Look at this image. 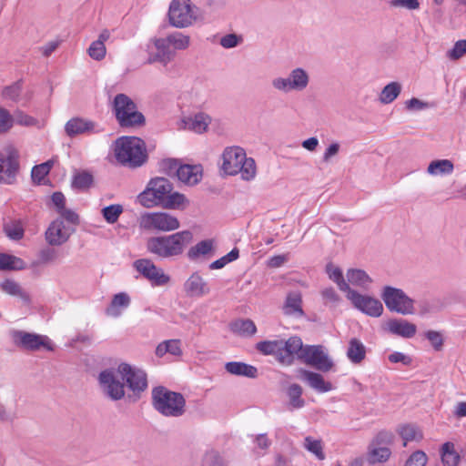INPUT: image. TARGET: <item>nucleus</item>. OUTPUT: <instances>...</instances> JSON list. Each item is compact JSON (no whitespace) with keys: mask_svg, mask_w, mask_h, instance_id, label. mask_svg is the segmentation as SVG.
<instances>
[{"mask_svg":"<svg viewBox=\"0 0 466 466\" xmlns=\"http://www.w3.org/2000/svg\"><path fill=\"white\" fill-rule=\"evenodd\" d=\"M98 380L104 393L112 400H120L125 397L126 386L136 397H139L147 388L146 372L127 363L119 364L116 370H103Z\"/></svg>","mask_w":466,"mask_h":466,"instance_id":"obj_1","label":"nucleus"},{"mask_svg":"<svg viewBox=\"0 0 466 466\" xmlns=\"http://www.w3.org/2000/svg\"><path fill=\"white\" fill-rule=\"evenodd\" d=\"M138 202L145 208L161 206L165 208H179L186 201L183 194L173 191L171 182L162 177L150 179L146 189L137 196Z\"/></svg>","mask_w":466,"mask_h":466,"instance_id":"obj_2","label":"nucleus"},{"mask_svg":"<svg viewBox=\"0 0 466 466\" xmlns=\"http://www.w3.org/2000/svg\"><path fill=\"white\" fill-rule=\"evenodd\" d=\"M192 239L193 234L189 230L167 236L152 237L147 241V249L161 258L177 257L184 252Z\"/></svg>","mask_w":466,"mask_h":466,"instance_id":"obj_3","label":"nucleus"},{"mask_svg":"<svg viewBox=\"0 0 466 466\" xmlns=\"http://www.w3.org/2000/svg\"><path fill=\"white\" fill-rule=\"evenodd\" d=\"M116 160L123 166L138 167L146 163L147 153L145 142L137 137H121L115 142Z\"/></svg>","mask_w":466,"mask_h":466,"instance_id":"obj_4","label":"nucleus"},{"mask_svg":"<svg viewBox=\"0 0 466 466\" xmlns=\"http://www.w3.org/2000/svg\"><path fill=\"white\" fill-rule=\"evenodd\" d=\"M222 169L225 174L234 176L238 173L241 178L247 181L252 180L257 174L255 160L247 157L246 152L239 147H228L222 154Z\"/></svg>","mask_w":466,"mask_h":466,"instance_id":"obj_5","label":"nucleus"},{"mask_svg":"<svg viewBox=\"0 0 466 466\" xmlns=\"http://www.w3.org/2000/svg\"><path fill=\"white\" fill-rule=\"evenodd\" d=\"M112 111L122 128H137L145 125L144 115L136 103L126 94H117L112 102Z\"/></svg>","mask_w":466,"mask_h":466,"instance_id":"obj_6","label":"nucleus"},{"mask_svg":"<svg viewBox=\"0 0 466 466\" xmlns=\"http://www.w3.org/2000/svg\"><path fill=\"white\" fill-rule=\"evenodd\" d=\"M152 404L166 417H179L185 413L186 400L181 393L158 386L152 390Z\"/></svg>","mask_w":466,"mask_h":466,"instance_id":"obj_7","label":"nucleus"},{"mask_svg":"<svg viewBox=\"0 0 466 466\" xmlns=\"http://www.w3.org/2000/svg\"><path fill=\"white\" fill-rule=\"evenodd\" d=\"M169 24L177 28H186L202 19L200 9L191 0H172L168 8Z\"/></svg>","mask_w":466,"mask_h":466,"instance_id":"obj_8","label":"nucleus"},{"mask_svg":"<svg viewBox=\"0 0 466 466\" xmlns=\"http://www.w3.org/2000/svg\"><path fill=\"white\" fill-rule=\"evenodd\" d=\"M189 44L190 37L181 32H174L166 37L157 38L154 41L157 48L154 60L166 66L174 59L176 50H185L189 46Z\"/></svg>","mask_w":466,"mask_h":466,"instance_id":"obj_9","label":"nucleus"},{"mask_svg":"<svg viewBox=\"0 0 466 466\" xmlns=\"http://www.w3.org/2000/svg\"><path fill=\"white\" fill-rule=\"evenodd\" d=\"M381 299L390 311L401 315H411L415 312L414 300L400 289L385 286Z\"/></svg>","mask_w":466,"mask_h":466,"instance_id":"obj_10","label":"nucleus"},{"mask_svg":"<svg viewBox=\"0 0 466 466\" xmlns=\"http://www.w3.org/2000/svg\"><path fill=\"white\" fill-rule=\"evenodd\" d=\"M309 83V76L301 67L292 69L287 76H277L271 80L272 87L284 94L292 91L301 92L307 88Z\"/></svg>","mask_w":466,"mask_h":466,"instance_id":"obj_11","label":"nucleus"},{"mask_svg":"<svg viewBox=\"0 0 466 466\" xmlns=\"http://www.w3.org/2000/svg\"><path fill=\"white\" fill-rule=\"evenodd\" d=\"M139 226L147 231H173L179 228L177 217L167 212H147L140 216Z\"/></svg>","mask_w":466,"mask_h":466,"instance_id":"obj_12","label":"nucleus"},{"mask_svg":"<svg viewBox=\"0 0 466 466\" xmlns=\"http://www.w3.org/2000/svg\"><path fill=\"white\" fill-rule=\"evenodd\" d=\"M19 170V154L12 146L0 151V183L12 185Z\"/></svg>","mask_w":466,"mask_h":466,"instance_id":"obj_13","label":"nucleus"},{"mask_svg":"<svg viewBox=\"0 0 466 466\" xmlns=\"http://www.w3.org/2000/svg\"><path fill=\"white\" fill-rule=\"evenodd\" d=\"M133 266L152 286H165L170 281V277L148 258L137 259Z\"/></svg>","mask_w":466,"mask_h":466,"instance_id":"obj_14","label":"nucleus"},{"mask_svg":"<svg viewBox=\"0 0 466 466\" xmlns=\"http://www.w3.org/2000/svg\"><path fill=\"white\" fill-rule=\"evenodd\" d=\"M300 360L323 372L329 371L333 367V361L320 345H306Z\"/></svg>","mask_w":466,"mask_h":466,"instance_id":"obj_15","label":"nucleus"},{"mask_svg":"<svg viewBox=\"0 0 466 466\" xmlns=\"http://www.w3.org/2000/svg\"><path fill=\"white\" fill-rule=\"evenodd\" d=\"M347 298L356 309L368 316L378 318L383 312V305L378 299L361 295L354 289L349 291Z\"/></svg>","mask_w":466,"mask_h":466,"instance_id":"obj_16","label":"nucleus"},{"mask_svg":"<svg viewBox=\"0 0 466 466\" xmlns=\"http://www.w3.org/2000/svg\"><path fill=\"white\" fill-rule=\"evenodd\" d=\"M103 131L97 123L87 118L76 116L70 118L65 125V132L69 137L81 135L98 134Z\"/></svg>","mask_w":466,"mask_h":466,"instance_id":"obj_17","label":"nucleus"},{"mask_svg":"<svg viewBox=\"0 0 466 466\" xmlns=\"http://www.w3.org/2000/svg\"><path fill=\"white\" fill-rule=\"evenodd\" d=\"M280 353L279 362L281 364L289 366L294 362L295 357L301 360L306 346L303 345L302 340L299 337H290L288 340H280Z\"/></svg>","mask_w":466,"mask_h":466,"instance_id":"obj_18","label":"nucleus"},{"mask_svg":"<svg viewBox=\"0 0 466 466\" xmlns=\"http://www.w3.org/2000/svg\"><path fill=\"white\" fill-rule=\"evenodd\" d=\"M391 435L387 432H380L368 448L367 460L370 464L385 462L390 457L391 451L387 447H378L383 441L390 442Z\"/></svg>","mask_w":466,"mask_h":466,"instance_id":"obj_19","label":"nucleus"},{"mask_svg":"<svg viewBox=\"0 0 466 466\" xmlns=\"http://www.w3.org/2000/svg\"><path fill=\"white\" fill-rule=\"evenodd\" d=\"M183 289L190 298H202L211 291L208 283L198 272H194L187 278L183 284Z\"/></svg>","mask_w":466,"mask_h":466,"instance_id":"obj_20","label":"nucleus"},{"mask_svg":"<svg viewBox=\"0 0 466 466\" xmlns=\"http://www.w3.org/2000/svg\"><path fill=\"white\" fill-rule=\"evenodd\" d=\"M71 233L62 219H56L46 231V240L51 246H61L68 240Z\"/></svg>","mask_w":466,"mask_h":466,"instance_id":"obj_21","label":"nucleus"},{"mask_svg":"<svg viewBox=\"0 0 466 466\" xmlns=\"http://www.w3.org/2000/svg\"><path fill=\"white\" fill-rule=\"evenodd\" d=\"M181 123L182 128L197 134H203L208 130L211 123V117L204 112H198L197 114L185 116L181 120Z\"/></svg>","mask_w":466,"mask_h":466,"instance_id":"obj_22","label":"nucleus"},{"mask_svg":"<svg viewBox=\"0 0 466 466\" xmlns=\"http://www.w3.org/2000/svg\"><path fill=\"white\" fill-rule=\"evenodd\" d=\"M46 339V337L25 331H14L13 333L14 342L17 346L29 350H35L41 347H46L45 342Z\"/></svg>","mask_w":466,"mask_h":466,"instance_id":"obj_23","label":"nucleus"},{"mask_svg":"<svg viewBox=\"0 0 466 466\" xmlns=\"http://www.w3.org/2000/svg\"><path fill=\"white\" fill-rule=\"evenodd\" d=\"M299 378L306 381L310 388L318 392L324 393L333 389L329 381H326L322 375L304 369L299 370Z\"/></svg>","mask_w":466,"mask_h":466,"instance_id":"obj_24","label":"nucleus"},{"mask_svg":"<svg viewBox=\"0 0 466 466\" xmlns=\"http://www.w3.org/2000/svg\"><path fill=\"white\" fill-rule=\"evenodd\" d=\"M386 329L393 334L405 339L412 338L417 332L415 324L402 319H391L386 323Z\"/></svg>","mask_w":466,"mask_h":466,"instance_id":"obj_25","label":"nucleus"},{"mask_svg":"<svg viewBox=\"0 0 466 466\" xmlns=\"http://www.w3.org/2000/svg\"><path fill=\"white\" fill-rule=\"evenodd\" d=\"M203 169L200 165H182L177 170V178L189 186L197 185L202 178Z\"/></svg>","mask_w":466,"mask_h":466,"instance_id":"obj_26","label":"nucleus"},{"mask_svg":"<svg viewBox=\"0 0 466 466\" xmlns=\"http://www.w3.org/2000/svg\"><path fill=\"white\" fill-rule=\"evenodd\" d=\"M283 312L287 316L301 318L304 316L302 309V297L300 292H289L283 305Z\"/></svg>","mask_w":466,"mask_h":466,"instance_id":"obj_27","label":"nucleus"},{"mask_svg":"<svg viewBox=\"0 0 466 466\" xmlns=\"http://www.w3.org/2000/svg\"><path fill=\"white\" fill-rule=\"evenodd\" d=\"M131 299L126 292L115 294L109 306L106 309V314L109 317L118 318L122 312L130 306Z\"/></svg>","mask_w":466,"mask_h":466,"instance_id":"obj_28","label":"nucleus"},{"mask_svg":"<svg viewBox=\"0 0 466 466\" xmlns=\"http://www.w3.org/2000/svg\"><path fill=\"white\" fill-rule=\"evenodd\" d=\"M229 329L231 332L243 338H251L257 332L256 324L249 319H238L229 324Z\"/></svg>","mask_w":466,"mask_h":466,"instance_id":"obj_29","label":"nucleus"},{"mask_svg":"<svg viewBox=\"0 0 466 466\" xmlns=\"http://www.w3.org/2000/svg\"><path fill=\"white\" fill-rule=\"evenodd\" d=\"M227 372L236 376H243L254 379L258 376V370L256 367L239 361H229L225 364Z\"/></svg>","mask_w":466,"mask_h":466,"instance_id":"obj_30","label":"nucleus"},{"mask_svg":"<svg viewBox=\"0 0 466 466\" xmlns=\"http://www.w3.org/2000/svg\"><path fill=\"white\" fill-rule=\"evenodd\" d=\"M347 357L354 364H360L366 357V348L358 339H351L347 350Z\"/></svg>","mask_w":466,"mask_h":466,"instance_id":"obj_31","label":"nucleus"},{"mask_svg":"<svg viewBox=\"0 0 466 466\" xmlns=\"http://www.w3.org/2000/svg\"><path fill=\"white\" fill-rule=\"evenodd\" d=\"M346 277L349 285L351 284L362 289H368L370 284L372 282L371 278L366 273V271L359 268L349 269Z\"/></svg>","mask_w":466,"mask_h":466,"instance_id":"obj_32","label":"nucleus"},{"mask_svg":"<svg viewBox=\"0 0 466 466\" xmlns=\"http://www.w3.org/2000/svg\"><path fill=\"white\" fill-rule=\"evenodd\" d=\"M158 358H162L167 353L176 357L182 355L181 341L180 339H167L160 342L155 351Z\"/></svg>","mask_w":466,"mask_h":466,"instance_id":"obj_33","label":"nucleus"},{"mask_svg":"<svg viewBox=\"0 0 466 466\" xmlns=\"http://www.w3.org/2000/svg\"><path fill=\"white\" fill-rule=\"evenodd\" d=\"M441 457L443 466H459L461 461L460 454L455 451L454 444L450 441L442 444Z\"/></svg>","mask_w":466,"mask_h":466,"instance_id":"obj_34","label":"nucleus"},{"mask_svg":"<svg viewBox=\"0 0 466 466\" xmlns=\"http://www.w3.org/2000/svg\"><path fill=\"white\" fill-rule=\"evenodd\" d=\"M4 232L12 240L18 241L24 238L25 228L22 220L9 219L4 223Z\"/></svg>","mask_w":466,"mask_h":466,"instance_id":"obj_35","label":"nucleus"},{"mask_svg":"<svg viewBox=\"0 0 466 466\" xmlns=\"http://www.w3.org/2000/svg\"><path fill=\"white\" fill-rule=\"evenodd\" d=\"M401 84L396 81L387 84L379 95V101L388 105L392 103L401 92Z\"/></svg>","mask_w":466,"mask_h":466,"instance_id":"obj_36","label":"nucleus"},{"mask_svg":"<svg viewBox=\"0 0 466 466\" xmlns=\"http://www.w3.org/2000/svg\"><path fill=\"white\" fill-rule=\"evenodd\" d=\"M399 434L403 440V447L410 441H420L423 438L421 431L414 424H405L399 428Z\"/></svg>","mask_w":466,"mask_h":466,"instance_id":"obj_37","label":"nucleus"},{"mask_svg":"<svg viewBox=\"0 0 466 466\" xmlns=\"http://www.w3.org/2000/svg\"><path fill=\"white\" fill-rule=\"evenodd\" d=\"M1 289L11 296L19 297L25 302L30 301V296L25 292L19 283L13 279H6L0 284Z\"/></svg>","mask_w":466,"mask_h":466,"instance_id":"obj_38","label":"nucleus"},{"mask_svg":"<svg viewBox=\"0 0 466 466\" xmlns=\"http://www.w3.org/2000/svg\"><path fill=\"white\" fill-rule=\"evenodd\" d=\"M26 268L25 261L14 255L0 253V270H22Z\"/></svg>","mask_w":466,"mask_h":466,"instance_id":"obj_39","label":"nucleus"},{"mask_svg":"<svg viewBox=\"0 0 466 466\" xmlns=\"http://www.w3.org/2000/svg\"><path fill=\"white\" fill-rule=\"evenodd\" d=\"M454 169L453 163L449 159H439L431 161L427 172L431 176H443L451 174Z\"/></svg>","mask_w":466,"mask_h":466,"instance_id":"obj_40","label":"nucleus"},{"mask_svg":"<svg viewBox=\"0 0 466 466\" xmlns=\"http://www.w3.org/2000/svg\"><path fill=\"white\" fill-rule=\"evenodd\" d=\"M214 250V240L205 239L191 247L187 252V257L191 260L198 258L200 256H205Z\"/></svg>","mask_w":466,"mask_h":466,"instance_id":"obj_41","label":"nucleus"},{"mask_svg":"<svg viewBox=\"0 0 466 466\" xmlns=\"http://www.w3.org/2000/svg\"><path fill=\"white\" fill-rule=\"evenodd\" d=\"M326 272L329 275V278L338 285L341 291H344L348 294L349 291L352 289H350L349 283L344 279L342 271L339 267L329 263L326 266Z\"/></svg>","mask_w":466,"mask_h":466,"instance_id":"obj_42","label":"nucleus"},{"mask_svg":"<svg viewBox=\"0 0 466 466\" xmlns=\"http://www.w3.org/2000/svg\"><path fill=\"white\" fill-rule=\"evenodd\" d=\"M302 388L299 384H291L288 389V396L289 399V410L300 409L304 407L305 400L301 398Z\"/></svg>","mask_w":466,"mask_h":466,"instance_id":"obj_43","label":"nucleus"},{"mask_svg":"<svg viewBox=\"0 0 466 466\" xmlns=\"http://www.w3.org/2000/svg\"><path fill=\"white\" fill-rule=\"evenodd\" d=\"M280 346V340H264L257 343L256 349L265 355H275L279 361Z\"/></svg>","mask_w":466,"mask_h":466,"instance_id":"obj_44","label":"nucleus"},{"mask_svg":"<svg viewBox=\"0 0 466 466\" xmlns=\"http://www.w3.org/2000/svg\"><path fill=\"white\" fill-rule=\"evenodd\" d=\"M92 183L93 176L86 171H81L74 175L72 187L77 190H86L90 187Z\"/></svg>","mask_w":466,"mask_h":466,"instance_id":"obj_45","label":"nucleus"},{"mask_svg":"<svg viewBox=\"0 0 466 466\" xmlns=\"http://www.w3.org/2000/svg\"><path fill=\"white\" fill-rule=\"evenodd\" d=\"M304 448L313 453L319 460L323 461L325 459L322 441L320 440H315L308 436L304 440Z\"/></svg>","mask_w":466,"mask_h":466,"instance_id":"obj_46","label":"nucleus"},{"mask_svg":"<svg viewBox=\"0 0 466 466\" xmlns=\"http://www.w3.org/2000/svg\"><path fill=\"white\" fill-rule=\"evenodd\" d=\"M239 257V250L238 248H234L227 255L221 257L220 258L213 261L209 264V269H220L224 268L228 263L235 261Z\"/></svg>","mask_w":466,"mask_h":466,"instance_id":"obj_47","label":"nucleus"},{"mask_svg":"<svg viewBox=\"0 0 466 466\" xmlns=\"http://www.w3.org/2000/svg\"><path fill=\"white\" fill-rule=\"evenodd\" d=\"M101 212L107 223L114 224L123 213V207L120 204H114L105 207Z\"/></svg>","mask_w":466,"mask_h":466,"instance_id":"obj_48","label":"nucleus"},{"mask_svg":"<svg viewBox=\"0 0 466 466\" xmlns=\"http://www.w3.org/2000/svg\"><path fill=\"white\" fill-rule=\"evenodd\" d=\"M466 55V39H461L454 43L451 49L446 53L447 58L457 61Z\"/></svg>","mask_w":466,"mask_h":466,"instance_id":"obj_49","label":"nucleus"},{"mask_svg":"<svg viewBox=\"0 0 466 466\" xmlns=\"http://www.w3.org/2000/svg\"><path fill=\"white\" fill-rule=\"evenodd\" d=\"M53 166L52 161H46L40 165L35 166L32 169L31 176L34 181L41 183L42 180L48 175Z\"/></svg>","mask_w":466,"mask_h":466,"instance_id":"obj_50","label":"nucleus"},{"mask_svg":"<svg viewBox=\"0 0 466 466\" xmlns=\"http://www.w3.org/2000/svg\"><path fill=\"white\" fill-rule=\"evenodd\" d=\"M203 466H228L220 454L214 450L208 451L202 460Z\"/></svg>","mask_w":466,"mask_h":466,"instance_id":"obj_51","label":"nucleus"},{"mask_svg":"<svg viewBox=\"0 0 466 466\" xmlns=\"http://www.w3.org/2000/svg\"><path fill=\"white\" fill-rule=\"evenodd\" d=\"M86 52L92 59L101 61L106 56V46L101 44L100 41H93L87 48Z\"/></svg>","mask_w":466,"mask_h":466,"instance_id":"obj_52","label":"nucleus"},{"mask_svg":"<svg viewBox=\"0 0 466 466\" xmlns=\"http://www.w3.org/2000/svg\"><path fill=\"white\" fill-rule=\"evenodd\" d=\"M428 461L427 454L422 451L412 452L405 462V466H425Z\"/></svg>","mask_w":466,"mask_h":466,"instance_id":"obj_53","label":"nucleus"},{"mask_svg":"<svg viewBox=\"0 0 466 466\" xmlns=\"http://www.w3.org/2000/svg\"><path fill=\"white\" fill-rule=\"evenodd\" d=\"M22 91V82L17 81L3 90V96L6 99L15 101L18 99Z\"/></svg>","mask_w":466,"mask_h":466,"instance_id":"obj_54","label":"nucleus"},{"mask_svg":"<svg viewBox=\"0 0 466 466\" xmlns=\"http://www.w3.org/2000/svg\"><path fill=\"white\" fill-rule=\"evenodd\" d=\"M180 166L177 160L168 158L161 161L160 169L168 176L176 175L177 177V170Z\"/></svg>","mask_w":466,"mask_h":466,"instance_id":"obj_55","label":"nucleus"},{"mask_svg":"<svg viewBox=\"0 0 466 466\" xmlns=\"http://www.w3.org/2000/svg\"><path fill=\"white\" fill-rule=\"evenodd\" d=\"M390 5L395 8H404L410 11L420 8V0H390Z\"/></svg>","mask_w":466,"mask_h":466,"instance_id":"obj_56","label":"nucleus"},{"mask_svg":"<svg viewBox=\"0 0 466 466\" xmlns=\"http://www.w3.org/2000/svg\"><path fill=\"white\" fill-rule=\"evenodd\" d=\"M13 117L6 109L0 108V133H5L13 126Z\"/></svg>","mask_w":466,"mask_h":466,"instance_id":"obj_57","label":"nucleus"},{"mask_svg":"<svg viewBox=\"0 0 466 466\" xmlns=\"http://www.w3.org/2000/svg\"><path fill=\"white\" fill-rule=\"evenodd\" d=\"M426 338L431 341L435 350H441L443 346V339L440 332L429 330L426 332Z\"/></svg>","mask_w":466,"mask_h":466,"instance_id":"obj_58","label":"nucleus"},{"mask_svg":"<svg viewBox=\"0 0 466 466\" xmlns=\"http://www.w3.org/2000/svg\"><path fill=\"white\" fill-rule=\"evenodd\" d=\"M38 258L43 264L51 263L56 259L57 252L54 248H45L39 251Z\"/></svg>","mask_w":466,"mask_h":466,"instance_id":"obj_59","label":"nucleus"},{"mask_svg":"<svg viewBox=\"0 0 466 466\" xmlns=\"http://www.w3.org/2000/svg\"><path fill=\"white\" fill-rule=\"evenodd\" d=\"M241 42V37L236 34H228L221 37L220 45L224 48H233Z\"/></svg>","mask_w":466,"mask_h":466,"instance_id":"obj_60","label":"nucleus"},{"mask_svg":"<svg viewBox=\"0 0 466 466\" xmlns=\"http://www.w3.org/2000/svg\"><path fill=\"white\" fill-rule=\"evenodd\" d=\"M14 121H15V123L19 124V125H22V126H34L35 123H36V120L21 112V111H17L15 114V118L13 119Z\"/></svg>","mask_w":466,"mask_h":466,"instance_id":"obj_61","label":"nucleus"},{"mask_svg":"<svg viewBox=\"0 0 466 466\" xmlns=\"http://www.w3.org/2000/svg\"><path fill=\"white\" fill-rule=\"evenodd\" d=\"M340 145L338 142L330 144L325 150L322 160L325 163H329L332 157L337 156L339 152Z\"/></svg>","mask_w":466,"mask_h":466,"instance_id":"obj_62","label":"nucleus"},{"mask_svg":"<svg viewBox=\"0 0 466 466\" xmlns=\"http://www.w3.org/2000/svg\"><path fill=\"white\" fill-rule=\"evenodd\" d=\"M405 107L410 111H413V110L420 111V110H423V109L427 108L428 103L423 102V101L420 100L419 98L412 97L410 100L405 102Z\"/></svg>","mask_w":466,"mask_h":466,"instance_id":"obj_63","label":"nucleus"},{"mask_svg":"<svg viewBox=\"0 0 466 466\" xmlns=\"http://www.w3.org/2000/svg\"><path fill=\"white\" fill-rule=\"evenodd\" d=\"M58 214L62 217V218L66 219L69 223L74 225H77L79 223L78 215L74 210L64 208L58 211Z\"/></svg>","mask_w":466,"mask_h":466,"instance_id":"obj_64","label":"nucleus"}]
</instances>
